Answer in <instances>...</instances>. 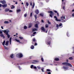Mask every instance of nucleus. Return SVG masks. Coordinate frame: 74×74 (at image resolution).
<instances>
[{"label": "nucleus", "instance_id": "1", "mask_svg": "<svg viewBox=\"0 0 74 74\" xmlns=\"http://www.w3.org/2000/svg\"><path fill=\"white\" fill-rule=\"evenodd\" d=\"M3 31L4 32V33H5V34L7 36L8 38L10 37V35L8 34V33L10 32V31L9 30H6Z\"/></svg>", "mask_w": 74, "mask_h": 74}, {"label": "nucleus", "instance_id": "2", "mask_svg": "<svg viewBox=\"0 0 74 74\" xmlns=\"http://www.w3.org/2000/svg\"><path fill=\"white\" fill-rule=\"evenodd\" d=\"M62 65H65V66H68L71 67H72V65L68 62H63L62 63Z\"/></svg>", "mask_w": 74, "mask_h": 74}, {"label": "nucleus", "instance_id": "3", "mask_svg": "<svg viewBox=\"0 0 74 74\" xmlns=\"http://www.w3.org/2000/svg\"><path fill=\"white\" fill-rule=\"evenodd\" d=\"M48 13L50 14H49V16L50 17L52 18V16H53V15H54V14L53 12L52 11H48Z\"/></svg>", "mask_w": 74, "mask_h": 74}, {"label": "nucleus", "instance_id": "4", "mask_svg": "<svg viewBox=\"0 0 74 74\" xmlns=\"http://www.w3.org/2000/svg\"><path fill=\"white\" fill-rule=\"evenodd\" d=\"M52 39L50 38H48V40L47 41V45H51V41Z\"/></svg>", "mask_w": 74, "mask_h": 74}, {"label": "nucleus", "instance_id": "5", "mask_svg": "<svg viewBox=\"0 0 74 74\" xmlns=\"http://www.w3.org/2000/svg\"><path fill=\"white\" fill-rule=\"evenodd\" d=\"M30 5L31 6H32V8L33 9L34 8V5H35V3L34 2H33V5H32V2H30Z\"/></svg>", "mask_w": 74, "mask_h": 74}, {"label": "nucleus", "instance_id": "6", "mask_svg": "<svg viewBox=\"0 0 74 74\" xmlns=\"http://www.w3.org/2000/svg\"><path fill=\"white\" fill-rule=\"evenodd\" d=\"M17 55L19 56V58H22V57H23V55H22V54L21 53H18L17 54Z\"/></svg>", "mask_w": 74, "mask_h": 74}, {"label": "nucleus", "instance_id": "7", "mask_svg": "<svg viewBox=\"0 0 74 74\" xmlns=\"http://www.w3.org/2000/svg\"><path fill=\"white\" fill-rule=\"evenodd\" d=\"M0 2V3H1L2 4H6V2L4 0L1 1Z\"/></svg>", "mask_w": 74, "mask_h": 74}, {"label": "nucleus", "instance_id": "8", "mask_svg": "<svg viewBox=\"0 0 74 74\" xmlns=\"http://www.w3.org/2000/svg\"><path fill=\"white\" fill-rule=\"evenodd\" d=\"M54 18H56L55 20L56 21H57V22H60V21H61L60 19H58V18L56 17V16H54Z\"/></svg>", "mask_w": 74, "mask_h": 74}, {"label": "nucleus", "instance_id": "9", "mask_svg": "<svg viewBox=\"0 0 74 74\" xmlns=\"http://www.w3.org/2000/svg\"><path fill=\"white\" fill-rule=\"evenodd\" d=\"M33 62H32V64H36V63H38V61L37 60H33Z\"/></svg>", "mask_w": 74, "mask_h": 74}, {"label": "nucleus", "instance_id": "10", "mask_svg": "<svg viewBox=\"0 0 74 74\" xmlns=\"http://www.w3.org/2000/svg\"><path fill=\"white\" fill-rule=\"evenodd\" d=\"M41 30L43 31V32H45V29L44 28V27H41Z\"/></svg>", "mask_w": 74, "mask_h": 74}, {"label": "nucleus", "instance_id": "11", "mask_svg": "<svg viewBox=\"0 0 74 74\" xmlns=\"http://www.w3.org/2000/svg\"><path fill=\"white\" fill-rule=\"evenodd\" d=\"M60 18L62 20V21H63V19H65V16H64L62 15V16L60 17Z\"/></svg>", "mask_w": 74, "mask_h": 74}, {"label": "nucleus", "instance_id": "12", "mask_svg": "<svg viewBox=\"0 0 74 74\" xmlns=\"http://www.w3.org/2000/svg\"><path fill=\"white\" fill-rule=\"evenodd\" d=\"M35 12L36 14H38L39 13V11H38V10L37 9L35 11Z\"/></svg>", "mask_w": 74, "mask_h": 74}, {"label": "nucleus", "instance_id": "13", "mask_svg": "<svg viewBox=\"0 0 74 74\" xmlns=\"http://www.w3.org/2000/svg\"><path fill=\"white\" fill-rule=\"evenodd\" d=\"M32 25H33L32 23H30L29 24V26L28 27V28H30V27H32Z\"/></svg>", "mask_w": 74, "mask_h": 74}, {"label": "nucleus", "instance_id": "14", "mask_svg": "<svg viewBox=\"0 0 74 74\" xmlns=\"http://www.w3.org/2000/svg\"><path fill=\"white\" fill-rule=\"evenodd\" d=\"M2 6L3 7H7V4H4L3 5H2Z\"/></svg>", "mask_w": 74, "mask_h": 74}, {"label": "nucleus", "instance_id": "15", "mask_svg": "<svg viewBox=\"0 0 74 74\" xmlns=\"http://www.w3.org/2000/svg\"><path fill=\"white\" fill-rule=\"evenodd\" d=\"M0 36H1V37H3V39L5 38V36H4L3 34H1L0 35Z\"/></svg>", "mask_w": 74, "mask_h": 74}, {"label": "nucleus", "instance_id": "16", "mask_svg": "<svg viewBox=\"0 0 74 74\" xmlns=\"http://www.w3.org/2000/svg\"><path fill=\"white\" fill-rule=\"evenodd\" d=\"M15 41H17V42H19V43L20 44H21V43H22V42H20V40H18L17 39H15Z\"/></svg>", "mask_w": 74, "mask_h": 74}, {"label": "nucleus", "instance_id": "17", "mask_svg": "<svg viewBox=\"0 0 74 74\" xmlns=\"http://www.w3.org/2000/svg\"><path fill=\"white\" fill-rule=\"evenodd\" d=\"M63 68L64 69H65V70H67V69H68L67 67L65 66H64Z\"/></svg>", "mask_w": 74, "mask_h": 74}, {"label": "nucleus", "instance_id": "18", "mask_svg": "<svg viewBox=\"0 0 74 74\" xmlns=\"http://www.w3.org/2000/svg\"><path fill=\"white\" fill-rule=\"evenodd\" d=\"M8 41H7L6 42L5 45H6V46H8Z\"/></svg>", "mask_w": 74, "mask_h": 74}, {"label": "nucleus", "instance_id": "19", "mask_svg": "<svg viewBox=\"0 0 74 74\" xmlns=\"http://www.w3.org/2000/svg\"><path fill=\"white\" fill-rule=\"evenodd\" d=\"M56 61H59V59L58 58H56L55 59Z\"/></svg>", "mask_w": 74, "mask_h": 74}, {"label": "nucleus", "instance_id": "20", "mask_svg": "<svg viewBox=\"0 0 74 74\" xmlns=\"http://www.w3.org/2000/svg\"><path fill=\"white\" fill-rule=\"evenodd\" d=\"M33 42H37V41L36 40V39H35V38H33Z\"/></svg>", "mask_w": 74, "mask_h": 74}, {"label": "nucleus", "instance_id": "21", "mask_svg": "<svg viewBox=\"0 0 74 74\" xmlns=\"http://www.w3.org/2000/svg\"><path fill=\"white\" fill-rule=\"evenodd\" d=\"M5 40H4L3 42L2 43V44L3 46H5L4 45H5Z\"/></svg>", "mask_w": 74, "mask_h": 74}, {"label": "nucleus", "instance_id": "22", "mask_svg": "<svg viewBox=\"0 0 74 74\" xmlns=\"http://www.w3.org/2000/svg\"><path fill=\"white\" fill-rule=\"evenodd\" d=\"M13 56H14V54H12L11 55H10V57L11 58H13Z\"/></svg>", "mask_w": 74, "mask_h": 74}, {"label": "nucleus", "instance_id": "23", "mask_svg": "<svg viewBox=\"0 0 74 74\" xmlns=\"http://www.w3.org/2000/svg\"><path fill=\"white\" fill-rule=\"evenodd\" d=\"M4 48L5 49H7V50H8V48H7V47H5V46H4Z\"/></svg>", "mask_w": 74, "mask_h": 74}, {"label": "nucleus", "instance_id": "24", "mask_svg": "<svg viewBox=\"0 0 74 74\" xmlns=\"http://www.w3.org/2000/svg\"><path fill=\"white\" fill-rule=\"evenodd\" d=\"M9 23V22H8V21H5L4 22V23H5L6 24H8V23Z\"/></svg>", "mask_w": 74, "mask_h": 74}, {"label": "nucleus", "instance_id": "25", "mask_svg": "<svg viewBox=\"0 0 74 74\" xmlns=\"http://www.w3.org/2000/svg\"><path fill=\"white\" fill-rule=\"evenodd\" d=\"M10 11V9H5V11L6 12H8V11Z\"/></svg>", "mask_w": 74, "mask_h": 74}, {"label": "nucleus", "instance_id": "26", "mask_svg": "<svg viewBox=\"0 0 74 74\" xmlns=\"http://www.w3.org/2000/svg\"><path fill=\"white\" fill-rule=\"evenodd\" d=\"M35 27H36V28H37L38 27V24H36L35 25Z\"/></svg>", "mask_w": 74, "mask_h": 74}, {"label": "nucleus", "instance_id": "27", "mask_svg": "<svg viewBox=\"0 0 74 74\" xmlns=\"http://www.w3.org/2000/svg\"><path fill=\"white\" fill-rule=\"evenodd\" d=\"M12 40V38H10V44H11V40Z\"/></svg>", "mask_w": 74, "mask_h": 74}, {"label": "nucleus", "instance_id": "28", "mask_svg": "<svg viewBox=\"0 0 74 74\" xmlns=\"http://www.w3.org/2000/svg\"><path fill=\"white\" fill-rule=\"evenodd\" d=\"M40 16H41L42 17L44 16V14L42 13H40Z\"/></svg>", "mask_w": 74, "mask_h": 74}, {"label": "nucleus", "instance_id": "29", "mask_svg": "<svg viewBox=\"0 0 74 74\" xmlns=\"http://www.w3.org/2000/svg\"><path fill=\"white\" fill-rule=\"evenodd\" d=\"M45 26L46 28H47V27H49V25L48 24H46L45 25Z\"/></svg>", "mask_w": 74, "mask_h": 74}, {"label": "nucleus", "instance_id": "30", "mask_svg": "<svg viewBox=\"0 0 74 74\" xmlns=\"http://www.w3.org/2000/svg\"><path fill=\"white\" fill-rule=\"evenodd\" d=\"M34 46L32 45L31 46V49H34Z\"/></svg>", "mask_w": 74, "mask_h": 74}, {"label": "nucleus", "instance_id": "31", "mask_svg": "<svg viewBox=\"0 0 74 74\" xmlns=\"http://www.w3.org/2000/svg\"><path fill=\"white\" fill-rule=\"evenodd\" d=\"M34 31H37V29L35 28L32 29V32H34Z\"/></svg>", "mask_w": 74, "mask_h": 74}, {"label": "nucleus", "instance_id": "32", "mask_svg": "<svg viewBox=\"0 0 74 74\" xmlns=\"http://www.w3.org/2000/svg\"><path fill=\"white\" fill-rule=\"evenodd\" d=\"M69 60H73V58L72 57H70L69 58Z\"/></svg>", "mask_w": 74, "mask_h": 74}, {"label": "nucleus", "instance_id": "33", "mask_svg": "<svg viewBox=\"0 0 74 74\" xmlns=\"http://www.w3.org/2000/svg\"><path fill=\"white\" fill-rule=\"evenodd\" d=\"M21 12V10L18 9V10H17V12Z\"/></svg>", "mask_w": 74, "mask_h": 74}, {"label": "nucleus", "instance_id": "34", "mask_svg": "<svg viewBox=\"0 0 74 74\" xmlns=\"http://www.w3.org/2000/svg\"><path fill=\"white\" fill-rule=\"evenodd\" d=\"M27 26H25L24 27V29H27Z\"/></svg>", "mask_w": 74, "mask_h": 74}, {"label": "nucleus", "instance_id": "35", "mask_svg": "<svg viewBox=\"0 0 74 74\" xmlns=\"http://www.w3.org/2000/svg\"><path fill=\"white\" fill-rule=\"evenodd\" d=\"M62 23H60V24H59V26L60 27H61V26H62Z\"/></svg>", "mask_w": 74, "mask_h": 74}, {"label": "nucleus", "instance_id": "36", "mask_svg": "<svg viewBox=\"0 0 74 74\" xmlns=\"http://www.w3.org/2000/svg\"><path fill=\"white\" fill-rule=\"evenodd\" d=\"M34 17H35V19H37V15H34Z\"/></svg>", "mask_w": 74, "mask_h": 74}, {"label": "nucleus", "instance_id": "37", "mask_svg": "<svg viewBox=\"0 0 74 74\" xmlns=\"http://www.w3.org/2000/svg\"><path fill=\"white\" fill-rule=\"evenodd\" d=\"M29 3H28V2H26V5L27 6H29Z\"/></svg>", "mask_w": 74, "mask_h": 74}, {"label": "nucleus", "instance_id": "38", "mask_svg": "<svg viewBox=\"0 0 74 74\" xmlns=\"http://www.w3.org/2000/svg\"><path fill=\"white\" fill-rule=\"evenodd\" d=\"M19 38L21 40H22V39H23V38L22 37H19Z\"/></svg>", "mask_w": 74, "mask_h": 74}, {"label": "nucleus", "instance_id": "39", "mask_svg": "<svg viewBox=\"0 0 74 74\" xmlns=\"http://www.w3.org/2000/svg\"><path fill=\"white\" fill-rule=\"evenodd\" d=\"M41 60L42 62H44V59L42 58H41Z\"/></svg>", "mask_w": 74, "mask_h": 74}, {"label": "nucleus", "instance_id": "40", "mask_svg": "<svg viewBox=\"0 0 74 74\" xmlns=\"http://www.w3.org/2000/svg\"><path fill=\"white\" fill-rule=\"evenodd\" d=\"M12 7H11V9H13V8H15V7H14V5H12Z\"/></svg>", "mask_w": 74, "mask_h": 74}, {"label": "nucleus", "instance_id": "41", "mask_svg": "<svg viewBox=\"0 0 74 74\" xmlns=\"http://www.w3.org/2000/svg\"><path fill=\"white\" fill-rule=\"evenodd\" d=\"M24 16L25 17H26L27 16V14H25L24 15Z\"/></svg>", "mask_w": 74, "mask_h": 74}, {"label": "nucleus", "instance_id": "42", "mask_svg": "<svg viewBox=\"0 0 74 74\" xmlns=\"http://www.w3.org/2000/svg\"><path fill=\"white\" fill-rule=\"evenodd\" d=\"M30 67L31 69H33V65H31Z\"/></svg>", "mask_w": 74, "mask_h": 74}, {"label": "nucleus", "instance_id": "43", "mask_svg": "<svg viewBox=\"0 0 74 74\" xmlns=\"http://www.w3.org/2000/svg\"><path fill=\"white\" fill-rule=\"evenodd\" d=\"M47 71H48V72H49V71H51V70H50V69H47Z\"/></svg>", "mask_w": 74, "mask_h": 74}, {"label": "nucleus", "instance_id": "44", "mask_svg": "<svg viewBox=\"0 0 74 74\" xmlns=\"http://www.w3.org/2000/svg\"><path fill=\"white\" fill-rule=\"evenodd\" d=\"M56 27H57V28H58V27H59V25H58V24H57Z\"/></svg>", "mask_w": 74, "mask_h": 74}, {"label": "nucleus", "instance_id": "45", "mask_svg": "<svg viewBox=\"0 0 74 74\" xmlns=\"http://www.w3.org/2000/svg\"><path fill=\"white\" fill-rule=\"evenodd\" d=\"M30 17H32V12L31 13V14H30Z\"/></svg>", "mask_w": 74, "mask_h": 74}, {"label": "nucleus", "instance_id": "46", "mask_svg": "<svg viewBox=\"0 0 74 74\" xmlns=\"http://www.w3.org/2000/svg\"><path fill=\"white\" fill-rule=\"evenodd\" d=\"M33 69H37V67H36V66H34L33 67Z\"/></svg>", "mask_w": 74, "mask_h": 74}, {"label": "nucleus", "instance_id": "47", "mask_svg": "<svg viewBox=\"0 0 74 74\" xmlns=\"http://www.w3.org/2000/svg\"><path fill=\"white\" fill-rule=\"evenodd\" d=\"M32 44L33 45H34V42H32Z\"/></svg>", "mask_w": 74, "mask_h": 74}, {"label": "nucleus", "instance_id": "48", "mask_svg": "<svg viewBox=\"0 0 74 74\" xmlns=\"http://www.w3.org/2000/svg\"><path fill=\"white\" fill-rule=\"evenodd\" d=\"M37 67L38 69H41V67H40V66H37Z\"/></svg>", "mask_w": 74, "mask_h": 74}, {"label": "nucleus", "instance_id": "49", "mask_svg": "<svg viewBox=\"0 0 74 74\" xmlns=\"http://www.w3.org/2000/svg\"><path fill=\"white\" fill-rule=\"evenodd\" d=\"M73 52H72V53H74V47H73Z\"/></svg>", "mask_w": 74, "mask_h": 74}, {"label": "nucleus", "instance_id": "50", "mask_svg": "<svg viewBox=\"0 0 74 74\" xmlns=\"http://www.w3.org/2000/svg\"><path fill=\"white\" fill-rule=\"evenodd\" d=\"M18 67L19 70H21V68L20 66H18Z\"/></svg>", "mask_w": 74, "mask_h": 74}, {"label": "nucleus", "instance_id": "51", "mask_svg": "<svg viewBox=\"0 0 74 74\" xmlns=\"http://www.w3.org/2000/svg\"><path fill=\"white\" fill-rule=\"evenodd\" d=\"M41 70L42 71V72H44V69H42Z\"/></svg>", "mask_w": 74, "mask_h": 74}, {"label": "nucleus", "instance_id": "52", "mask_svg": "<svg viewBox=\"0 0 74 74\" xmlns=\"http://www.w3.org/2000/svg\"><path fill=\"white\" fill-rule=\"evenodd\" d=\"M47 22L49 24H50L51 23L49 22V20L47 21Z\"/></svg>", "mask_w": 74, "mask_h": 74}, {"label": "nucleus", "instance_id": "53", "mask_svg": "<svg viewBox=\"0 0 74 74\" xmlns=\"http://www.w3.org/2000/svg\"><path fill=\"white\" fill-rule=\"evenodd\" d=\"M36 34V32H34L33 33L34 34Z\"/></svg>", "mask_w": 74, "mask_h": 74}, {"label": "nucleus", "instance_id": "54", "mask_svg": "<svg viewBox=\"0 0 74 74\" xmlns=\"http://www.w3.org/2000/svg\"><path fill=\"white\" fill-rule=\"evenodd\" d=\"M72 16L74 17V13H73L72 14Z\"/></svg>", "mask_w": 74, "mask_h": 74}, {"label": "nucleus", "instance_id": "55", "mask_svg": "<svg viewBox=\"0 0 74 74\" xmlns=\"http://www.w3.org/2000/svg\"><path fill=\"white\" fill-rule=\"evenodd\" d=\"M65 7L64 6H63V10H65Z\"/></svg>", "mask_w": 74, "mask_h": 74}, {"label": "nucleus", "instance_id": "56", "mask_svg": "<svg viewBox=\"0 0 74 74\" xmlns=\"http://www.w3.org/2000/svg\"><path fill=\"white\" fill-rule=\"evenodd\" d=\"M41 21L42 23H44V20H41Z\"/></svg>", "mask_w": 74, "mask_h": 74}, {"label": "nucleus", "instance_id": "57", "mask_svg": "<svg viewBox=\"0 0 74 74\" xmlns=\"http://www.w3.org/2000/svg\"><path fill=\"white\" fill-rule=\"evenodd\" d=\"M47 74H51V72H48L47 73Z\"/></svg>", "mask_w": 74, "mask_h": 74}, {"label": "nucleus", "instance_id": "58", "mask_svg": "<svg viewBox=\"0 0 74 74\" xmlns=\"http://www.w3.org/2000/svg\"><path fill=\"white\" fill-rule=\"evenodd\" d=\"M9 12H13V11L12 10H9Z\"/></svg>", "mask_w": 74, "mask_h": 74}, {"label": "nucleus", "instance_id": "59", "mask_svg": "<svg viewBox=\"0 0 74 74\" xmlns=\"http://www.w3.org/2000/svg\"><path fill=\"white\" fill-rule=\"evenodd\" d=\"M54 12H55V13H57V11H56V10H54Z\"/></svg>", "mask_w": 74, "mask_h": 74}, {"label": "nucleus", "instance_id": "60", "mask_svg": "<svg viewBox=\"0 0 74 74\" xmlns=\"http://www.w3.org/2000/svg\"><path fill=\"white\" fill-rule=\"evenodd\" d=\"M0 34H2V33H3V32H2V31H0Z\"/></svg>", "mask_w": 74, "mask_h": 74}, {"label": "nucleus", "instance_id": "61", "mask_svg": "<svg viewBox=\"0 0 74 74\" xmlns=\"http://www.w3.org/2000/svg\"><path fill=\"white\" fill-rule=\"evenodd\" d=\"M37 44L36 43H35V45H37Z\"/></svg>", "mask_w": 74, "mask_h": 74}, {"label": "nucleus", "instance_id": "62", "mask_svg": "<svg viewBox=\"0 0 74 74\" xmlns=\"http://www.w3.org/2000/svg\"><path fill=\"white\" fill-rule=\"evenodd\" d=\"M1 29H3V26H1Z\"/></svg>", "mask_w": 74, "mask_h": 74}, {"label": "nucleus", "instance_id": "63", "mask_svg": "<svg viewBox=\"0 0 74 74\" xmlns=\"http://www.w3.org/2000/svg\"><path fill=\"white\" fill-rule=\"evenodd\" d=\"M57 15L58 16H59V13H57Z\"/></svg>", "mask_w": 74, "mask_h": 74}, {"label": "nucleus", "instance_id": "64", "mask_svg": "<svg viewBox=\"0 0 74 74\" xmlns=\"http://www.w3.org/2000/svg\"><path fill=\"white\" fill-rule=\"evenodd\" d=\"M2 6V5H1V4H0V7H1Z\"/></svg>", "mask_w": 74, "mask_h": 74}]
</instances>
